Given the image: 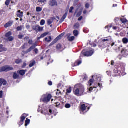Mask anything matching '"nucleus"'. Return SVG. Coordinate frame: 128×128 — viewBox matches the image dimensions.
Here are the masks:
<instances>
[{"label": "nucleus", "instance_id": "603ef678", "mask_svg": "<svg viewBox=\"0 0 128 128\" xmlns=\"http://www.w3.org/2000/svg\"><path fill=\"white\" fill-rule=\"evenodd\" d=\"M48 86H52V82H48Z\"/></svg>", "mask_w": 128, "mask_h": 128}, {"label": "nucleus", "instance_id": "72a5a7b5", "mask_svg": "<svg viewBox=\"0 0 128 128\" xmlns=\"http://www.w3.org/2000/svg\"><path fill=\"white\" fill-rule=\"evenodd\" d=\"M74 38H74V36H71L68 38V40L70 42H72V40H74Z\"/></svg>", "mask_w": 128, "mask_h": 128}, {"label": "nucleus", "instance_id": "bf43d9fd", "mask_svg": "<svg viewBox=\"0 0 128 128\" xmlns=\"http://www.w3.org/2000/svg\"><path fill=\"white\" fill-rule=\"evenodd\" d=\"M114 61H112L111 62V65L114 66Z\"/></svg>", "mask_w": 128, "mask_h": 128}, {"label": "nucleus", "instance_id": "2eb2a0df", "mask_svg": "<svg viewBox=\"0 0 128 128\" xmlns=\"http://www.w3.org/2000/svg\"><path fill=\"white\" fill-rule=\"evenodd\" d=\"M121 22L124 24H128V21L126 20V19L122 18L121 19Z\"/></svg>", "mask_w": 128, "mask_h": 128}, {"label": "nucleus", "instance_id": "0eeeda50", "mask_svg": "<svg viewBox=\"0 0 128 128\" xmlns=\"http://www.w3.org/2000/svg\"><path fill=\"white\" fill-rule=\"evenodd\" d=\"M34 30H35L36 32H42L44 30V27H41L38 25H35L32 28Z\"/></svg>", "mask_w": 128, "mask_h": 128}, {"label": "nucleus", "instance_id": "a211bd4d", "mask_svg": "<svg viewBox=\"0 0 128 128\" xmlns=\"http://www.w3.org/2000/svg\"><path fill=\"white\" fill-rule=\"evenodd\" d=\"M52 112V110H50L49 111L45 110L44 111V114H49V116H50V114Z\"/></svg>", "mask_w": 128, "mask_h": 128}, {"label": "nucleus", "instance_id": "aec40b11", "mask_svg": "<svg viewBox=\"0 0 128 128\" xmlns=\"http://www.w3.org/2000/svg\"><path fill=\"white\" fill-rule=\"evenodd\" d=\"M84 10V8H82L80 9V11L78 13L76 16H78V18L79 16H82V10Z\"/></svg>", "mask_w": 128, "mask_h": 128}, {"label": "nucleus", "instance_id": "9b49d317", "mask_svg": "<svg viewBox=\"0 0 128 128\" xmlns=\"http://www.w3.org/2000/svg\"><path fill=\"white\" fill-rule=\"evenodd\" d=\"M14 24V22L12 21H10L8 22L4 26V28H10V26H12V24Z\"/></svg>", "mask_w": 128, "mask_h": 128}, {"label": "nucleus", "instance_id": "f3484780", "mask_svg": "<svg viewBox=\"0 0 128 128\" xmlns=\"http://www.w3.org/2000/svg\"><path fill=\"white\" fill-rule=\"evenodd\" d=\"M45 40L47 42H52V36H50L49 37L46 38Z\"/></svg>", "mask_w": 128, "mask_h": 128}, {"label": "nucleus", "instance_id": "7ed1b4c3", "mask_svg": "<svg viewBox=\"0 0 128 128\" xmlns=\"http://www.w3.org/2000/svg\"><path fill=\"white\" fill-rule=\"evenodd\" d=\"M94 52V50L92 48H90L89 50L85 52L84 51L82 52V54L84 56H92Z\"/></svg>", "mask_w": 128, "mask_h": 128}, {"label": "nucleus", "instance_id": "5701e85b", "mask_svg": "<svg viewBox=\"0 0 128 128\" xmlns=\"http://www.w3.org/2000/svg\"><path fill=\"white\" fill-rule=\"evenodd\" d=\"M26 70H21L20 71V76H24L26 74Z\"/></svg>", "mask_w": 128, "mask_h": 128}, {"label": "nucleus", "instance_id": "4c0bfd02", "mask_svg": "<svg viewBox=\"0 0 128 128\" xmlns=\"http://www.w3.org/2000/svg\"><path fill=\"white\" fill-rule=\"evenodd\" d=\"M47 22L48 26H50V24H52V20H48Z\"/></svg>", "mask_w": 128, "mask_h": 128}, {"label": "nucleus", "instance_id": "473e14b6", "mask_svg": "<svg viewBox=\"0 0 128 128\" xmlns=\"http://www.w3.org/2000/svg\"><path fill=\"white\" fill-rule=\"evenodd\" d=\"M40 26H44L46 24V20H42L40 22Z\"/></svg>", "mask_w": 128, "mask_h": 128}, {"label": "nucleus", "instance_id": "423d86ee", "mask_svg": "<svg viewBox=\"0 0 128 128\" xmlns=\"http://www.w3.org/2000/svg\"><path fill=\"white\" fill-rule=\"evenodd\" d=\"M14 70V68L10 66H4L0 68V72H10V70Z\"/></svg>", "mask_w": 128, "mask_h": 128}, {"label": "nucleus", "instance_id": "393cba45", "mask_svg": "<svg viewBox=\"0 0 128 128\" xmlns=\"http://www.w3.org/2000/svg\"><path fill=\"white\" fill-rule=\"evenodd\" d=\"M66 16H68V12H66L65 14L62 16L61 20L64 22L66 18Z\"/></svg>", "mask_w": 128, "mask_h": 128}, {"label": "nucleus", "instance_id": "6e6d98bb", "mask_svg": "<svg viewBox=\"0 0 128 128\" xmlns=\"http://www.w3.org/2000/svg\"><path fill=\"white\" fill-rule=\"evenodd\" d=\"M28 42H29L30 44H32V40H30Z\"/></svg>", "mask_w": 128, "mask_h": 128}, {"label": "nucleus", "instance_id": "6e6552de", "mask_svg": "<svg viewBox=\"0 0 128 128\" xmlns=\"http://www.w3.org/2000/svg\"><path fill=\"white\" fill-rule=\"evenodd\" d=\"M28 117V114H24L22 115L21 117V120L20 122V126H22L24 124V120L26 118Z\"/></svg>", "mask_w": 128, "mask_h": 128}, {"label": "nucleus", "instance_id": "774afa93", "mask_svg": "<svg viewBox=\"0 0 128 128\" xmlns=\"http://www.w3.org/2000/svg\"><path fill=\"white\" fill-rule=\"evenodd\" d=\"M6 114H8V111L6 112Z\"/></svg>", "mask_w": 128, "mask_h": 128}, {"label": "nucleus", "instance_id": "bb28decb", "mask_svg": "<svg viewBox=\"0 0 128 128\" xmlns=\"http://www.w3.org/2000/svg\"><path fill=\"white\" fill-rule=\"evenodd\" d=\"M42 8L40 7L36 8V12H42Z\"/></svg>", "mask_w": 128, "mask_h": 128}, {"label": "nucleus", "instance_id": "338daca9", "mask_svg": "<svg viewBox=\"0 0 128 128\" xmlns=\"http://www.w3.org/2000/svg\"><path fill=\"white\" fill-rule=\"evenodd\" d=\"M60 105V103H56V106H59Z\"/></svg>", "mask_w": 128, "mask_h": 128}, {"label": "nucleus", "instance_id": "09e8293b", "mask_svg": "<svg viewBox=\"0 0 128 128\" xmlns=\"http://www.w3.org/2000/svg\"><path fill=\"white\" fill-rule=\"evenodd\" d=\"M86 8H90V4H86Z\"/></svg>", "mask_w": 128, "mask_h": 128}, {"label": "nucleus", "instance_id": "c03bdc74", "mask_svg": "<svg viewBox=\"0 0 128 128\" xmlns=\"http://www.w3.org/2000/svg\"><path fill=\"white\" fill-rule=\"evenodd\" d=\"M21 62H22V60H16V64H20Z\"/></svg>", "mask_w": 128, "mask_h": 128}, {"label": "nucleus", "instance_id": "4468645a", "mask_svg": "<svg viewBox=\"0 0 128 128\" xmlns=\"http://www.w3.org/2000/svg\"><path fill=\"white\" fill-rule=\"evenodd\" d=\"M82 61L80 60H77L76 62L74 64H72V66H80V64H81Z\"/></svg>", "mask_w": 128, "mask_h": 128}, {"label": "nucleus", "instance_id": "2f4dec72", "mask_svg": "<svg viewBox=\"0 0 128 128\" xmlns=\"http://www.w3.org/2000/svg\"><path fill=\"white\" fill-rule=\"evenodd\" d=\"M24 26H20L17 28L16 30L18 32H20V30H22Z\"/></svg>", "mask_w": 128, "mask_h": 128}, {"label": "nucleus", "instance_id": "de8ad7c7", "mask_svg": "<svg viewBox=\"0 0 128 128\" xmlns=\"http://www.w3.org/2000/svg\"><path fill=\"white\" fill-rule=\"evenodd\" d=\"M56 48H62V45H60V44H59L57 45Z\"/></svg>", "mask_w": 128, "mask_h": 128}, {"label": "nucleus", "instance_id": "c85d7f7f", "mask_svg": "<svg viewBox=\"0 0 128 128\" xmlns=\"http://www.w3.org/2000/svg\"><path fill=\"white\" fill-rule=\"evenodd\" d=\"M12 32H9L7 34H6V38H10V36H12Z\"/></svg>", "mask_w": 128, "mask_h": 128}, {"label": "nucleus", "instance_id": "e2e57ef3", "mask_svg": "<svg viewBox=\"0 0 128 128\" xmlns=\"http://www.w3.org/2000/svg\"><path fill=\"white\" fill-rule=\"evenodd\" d=\"M53 44H54V42H52L50 44V46H53Z\"/></svg>", "mask_w": 128, "mask_h": 128}, {"label": "nucleus", "instance_id": "8fccbe9b", "mask_svg": "<svg viewBox=\"0 0 128 128\" xmlns=\"http://www.w3.org/2000/svg\"><path fill=\"white\" fill-rule=\"evenodd\" d=\"M46 0H38L39 2H44Z\"/></svg>", "mask_w": 128, "mask_h": 128}, {"label": "nucleus", "instance_id": "f8f14e48", "mask_svg": "<svg viewBox=\"0 0 128 128\" xmlns=\"http://www.w3.org/2000/svg\"><path fill=\"white\" fill-rule=\"evenodd\" d=\"M48 32H46L45 33H44L43 34H42L40 37L38 38V40H40V38H46V36H48Z\"/></svg>", "mask_w": 128, "mask_h": 128}, {"label": "nucleus", "instance_id": "a18cd8bd", "mask_svg": "<svg viewBox=\"0 0 128 128\" xmlns=\"http://www.w3.org/2000/svg\"><path fill=\"white\" fill-rule=\"evenodd\" d=\"M34 52L36 54H38V50L36 48L34 50Z\"/></svg>", "mask_w": 128, "mask_h": 128}, {"label": "nucleus", "instance_id": "f03ea898", "mask_svg": "<svg viewBox=\"0 0 128 128\" xmlns=\"http://www.w3.org/2000/svg\"><path fill=\"white\" fill-rule=\"evenodd\" d=\"M90 110V106H88V104H84L81 106V110H80V114H84V112H88Z\"/></svg>", "mask_w": 128, "mask_h": 128}, {"label": "nucleus", "instance_id": "f704fd0d", "mask_svg": "<svg viewBox=\"0 0 128 128\" xmlns=\"http://www.w3.org/2000/svg\"><path fill=\"white\" fill-rule=\"evenodd\" d=\"M67 94H70L72 92V87H70L66 90Z\"/></svg>", "mask_w": 128, "mask_h": 128}, {"label": "nucleus", "instance_id": "49530a36", "mask_svg": "<svg viewBox=\"0 0 128 128\" xmlns=\"http://www.w3.org/2000/svg\"><path fill=\"white\" fill-rule=\"evenodd\" d=\"M122 54H126V50H122Z\"/></svg>", "mask_w": 128, "mask_h": 128}, {"label": "nucleus", "instance_id": "864d4df0", "mask_svg": "<svg viewBox=\"0 0 128 128\" xmlns=\"http://www.w3.org/2000/svg\"><path fill=\"white\" fill-rule=\"evenodd\" d=\"M26 64L24 63V64L22 66V68H26Z\"/></svg>", "mask_w": 128, "mask_h": 128}, {"label": "nucleus", "instance_id": "58836bf2", "mask_svg": "<svg viewBox=\"0 0 128 128\" xmlns=\"http://www.w3.org/2000/svg\"><path fill=\"white\" fill-rule=\"evenodd\" d=\"M10 0H7L5 2L6 6H10Z\"/></svg>", "mask_w": 128, "mask_h": 128}, {"label": "nucleus", "instance_id": "412c9836", "mask_svg": "<svg viewBox=\"0 0 128 128\" xmlns=\"http://www.w3.org/2000/svg\"><path fill=\"white\" fill-rule=\"evenodd\" d=\"M34 64H36V62L34 61V60H33L30 62V64L29 66L30 68H32V66H34Z\"/></svg>", "mask_w": 128, "mask_h": 128}, {"label": "nucleus", "instance_id": "680f3d73", "mask_svg": "<svg viewBox=\"0 0 128 128\" xmlns=\"http://www.w3.org/2000/svg\"><path fill=\"white\" fill-rule=\"evenodd\" d=\"M2 86V81H0V86Z\"/></svg>", "mask_w": 128, "mask_h": 128}, {"label": "nucleus", "instance_id": "0e129e2a", "mask_svg": "<svg viewBox=\"0 0 128 128\" xmlns=\"http://www.w3.org/2000/svg\"><path fill=\"white\" fill-rule=\"evenodd\" d=\"M114 46V43H112V46Z\"/></svg>", "mask_w": 128, "mask_h": 128}, {"label": "nucleus", "instance_id": "39448f33", "mask_svg": "<svg viewBox=\"0 0 128 128\" xmlns=\"http://www.w3.org/2000/svg\"><path fill=\"white\" fill-rule=\"evenodd\" d=\"M84 88L82 87V88L80 89H76L75 90V92H74V94L76 96H82L84 94Z\"/></svg>", "mask_w": 128, "mask_h": 128}, {"label": "nucleus", "instance_id": "9d476101", "mask_svg": "<svg viewBox=\"0 0 128 128\" xmlns=\"http://www.w3.org/2000/svg\"><path fill=\"white\" fill-rule=\"evenodd\" d=\"M16 16H18V18H22L24 16V12H22L20 10H19L16 13Z\"/></svg>", "mask_w": 128, "mask_h": 128}, {"label": "nucleus", "instance_id": "c9c22d12", "mask_svg": "<svg viewBox=\"0 0 128 128\" xmlns=\"http://www.w3.org/2000/svg\"><path fill=\"white\" fill-rule=\"evenodd\" d=\"M112 40V38L110 37L108 38L104 39L102 40L103 42H108Z\"/></svg>", "mask_w": 128, "mask_h": 128}, {"label": "nucleus", "instance_id": "6ab92c4d", "mask_svg": "<svg viewBox=\"0 0 128 128\" xmlns=\"http://www.w3.org/2000/svg\"><path fill=\"white\" fill-rule=\"evenodd\" d=\"M30 124V120L27 118L25 122V126H28Z\"/></svg>", "mask_w": 128, "mask_h": 128}, {"label": "nucleus", "instance_id": "b1692460", "mask_svg": "<svg viewBox=\"0 0 128 128\" xmlns=\"http://www.w3.org/2000/svg\"><path fill=\"white\" fill-rule=\"evenodd\" d=\"M0 82H2V84L3 86H6V81L4 79H0Z\"/></svg>", "mask_w": 128, "mask_h": 128}, {"label": "nucleus", "instance_id": "4d7b16f0", "mask_svg": "<svg viewBox=\"0 0 128 128\" xmlns=\"http://www.w3.org/2000/svg\"><path fill=\"white\" fill-rule=\"evenodd\" d=\"M112 28V26H106V28Z\"/></svg>", "mask_w": 128, "mask_h": 128}, {"label": "nucleus", "instance_id": "13d9d810", "mask_svg": "<svg viewBox=\"0 0 128 128\" xmlns=\"http://www.w3.org/2000/svg\"><path fill=\"white\" fill-rule=\"evenodd\" d=\"M86 12H87L86 10H84V14H86Z\"/></svg>", "mask_w": 128, "mask_h": 128}, {"label": "nucleus", "instance_id": "ddd939ff", "mask_svg": "<svg viewBox=\"0 0 128 128\" xmlns=\"http://www.w3.org/2000/svg\"><path fill=\"white\" fill-rule=\"evenodd\" d=\"M8 49L6 48H4L2 45H0V52H6Z\"/></svg>", "mask_w": 128, "mask_h": 128}, {"label": "nucleus", "instance_id": "a878e982", "mask_svg": "<svg viewBox=\"0 0 128 128\" xmlns=\"http://www.w3.org/2000/svg\"><path fill=\"white\" fill-rule=\"evenodd\" d=\"M34 48H36V46H32L31 48H30V49L27 50V52H32V50Z\"/></svg>", "mask_w": 128, "mask_h": 128}, {"label": "nucleus", "instance_id": "cd10ccee", "mask_svg": "<svg viewBox=\"0 0 128 128\" xmlns=\"http://www.w3.org/2000/svg\"><path fill=\"white\" fill-rule=\"evenodd\" d=\"M122 42H123L124 44H128V39L126 38H124L122 39Z\"/></svg>", "mask_w": 128, "mask_h": 128}, {"label": "nucleus", "instance_id": "1a4fd4ad", "mask_svg": "<svg viewBox=\"0 0 128 128\" xmlns=\"http://www.w3.org/2000/svg\"><path fill=\"white\" fill-rule=\"evenodd\" d=\"M49 4L50 6H58V2L55 0H52L49 2Z\"/></svg>", "mask_w": 128, "mask_h": 128}, {"label": "nucleus", "instance_id": "37998d69", "mask_svg": "<svg viewBox=\"0 0 128 128\" xmlns=\"http://www.w3.org/2000/svg\"><path fill=\"white\" fill-rule=\"evenodd\" d=\"M74 7H71L70 8V11H69L70 12L72 13V10H74Z\"/></svg>", "mask_w": 128, "mask_h": 128}, {"label": "nucleus", "instance_id": "052dcab7", "mask_svg": "<svg viewBox=\"0 0 128 128\" xmlns=\"http://www.w3.org/2000/svg\"><path fill=\"white\" fill-rule=\"evenodd\" d=\"M116 6H118V4H114L113 5V8H116Z\"/></svg>", "mask_w": 128, "mask_h": 128}, {"label": "nucleus", "instance_id": "e433bc0d", "mask_svg": "<svg viewBox=\"0 0 128 128\" xmlns=\"http://www.w3.org/2000/svg\"><path fill=\"white\" fill-rule=\"evenodd\" d=\"M80 28V24L77 23L74 26V28L75 29L78 28Z\"/></svg>", "mask_w": 128, "mask_h": 128}, {"label": "nucleus", "instance_id": "ea45409f", "mask_svg": "<svg viewBox=\"0 0 128 128\" xmlns=\"http://www.w3.org/2000/svg\"><path fill=\"white\" fill-rule=\"evenodd\" d=\"M9 42H12L14 40V37L10 36L8 38Z\"/></svg>", "mask_w": 128, "mask_h": 128}, {"label": "nucleus", "instance_id": "c756f323", "mask_svg": "<svg viewBox=\"0 0 128 128\" xmlns=\"http://www.w3.org/2000/svg\"><path fill=\"white\" fill-rule=\"evenodd\" d=\"M74 34L75 36H78V30H74Z\"/></svg>", "mask_w": 128, "mask_h": 128}, {"label": "nucleus", "instance_id": "69168bd1", "mask_svg": "<svg viewBox=\"0 0 128 128\" xmlns=\"http://www.w3.org/2000/svg\"><path fill=\"white\" fill-rule=\"evenodd\" d=\"M120 20V19H119L118 18H116L115 19V20Z\"/></svg>", "mask_w": 128, "mask_h": 128}, {"label": "nucleus", "instance_id": "3c124183", "mask_svg": "<svg viewBox=\"0 0 128 128\" xmlns=\"http://www.w3.org/2000/svg\"><path fill=\"white\" fill-rule=\"evenodd\" d=\"M22 38H24V36H22V35L18 36V38H20V40H22Z\"/></svg>", "mask_w": 128, "mask_h": 128}, {"label": "nucleus", "instance_id": "20e7f679", "mask_svg": "<svg viewBox=\"0 0 128 128\" xmlns=\"http://www.w3.org/2000/svg\"><path fill=\"white\" fill-rule=\"evenodd\" d=\"M52 100V95L51 94H45L42 96V100L44 102H48Z\"/></svg>", "mask_w": 128, "mask_h": 128}, {"label": "nucleus", "instance_id": "5fc2aeb1", "mask_svg": "<svg viewBox=\"0 0 128 128\" xmlns=\"http://www.w3.org/2000/svg\"><path fill=\"white\" fill-rule=\"evenodd\" d=\"M82 20V16H80L78 19V20L79 22H80V20Z\"/></svg>", "mask_w": 128, "mask_h": 128}, {"label": "nucleus", "instance_id": "f257e3e1", "mask_svg": "<svg viewBox=\"0 0 128 128\" xmlns=\"http://www.w3.org/2000/svg\"><path fill=\"white\" fill-rule=\"evenodd\" d=\"M88 86H92V87H90L89 89V92H92L94 88H96L98 86H100V88H102V85L100 83H96V80L94 78L90 80Z\"/></svg>", "mask_w": 128, "mask_h": 128}, {"label": "nucleus", "instance_id": "a19ab883", "mask_svg": "<svg viewBox=\"0 0 128 128\" xmlns=\"http://www.w3.org/2000/svg\"><path fill=\"white\" fill-rule=\"evenodd\" d=\"M65 108H70V104H66L65 105Z\"/></svg>", "mask_w": 128, "mask_h": 128}, {"label": "nucleus", "instance_id": "7c9ffc66", "mask_svg": "<svg viewBox=\"0 0 128 128\" xmlns=\"http://www.w3.org/2000/svg\"><path fill=\"white\" fill-rule=\"evenodd\" d=\"M13 78L14 80H16V78H18V75L16 74V72H14V74L13 76Z\"/></svg>", "mask_w": 128, "mask_h": 128}, {"label": "nucleus", "instance_id": "79ce46f5", "mask_svg": "<svg viewBox=\"0 0 128 128\" xmlns=\"http://www.w3.org/2000/svg\"><path fill=\"white\" fill-rule=\"evenodd\" d=\"M3 94H4V92L0 91V98H2Z\"/></svg>", "mask_w": 128, "mask_h": 128}, {"label": "nucleus", "instance_id": "4be33fe9", "mask_svg": "<svg viewBox=\"0 0 128 128\" xmlns=\"http://www.w3.org/2000/svg\"><path fill=\"white\" fill-rule=\"evenodd\" d=\"M64 36V34H62L60 35L58 37L56 38L55 40H60V38H62V37Z\"/></svg>", "mask_w": 128, "mask_h": 128}, {"label": "nucleus", "instance_id": "dca6fc26", "mask_svg": "<svg viewBox=\"0 0 128 128\" xmlns=\"http://www.w3.org/2000/svg\"><path fill=\"white\" fill-rule=\"evenodd\" d=\"M112 29L114 30H116V32H120V30H122V29H120V27H116V26H114Z\"/></svg>", "mask_w": 128, "mask_h": 128}]
</instances>
